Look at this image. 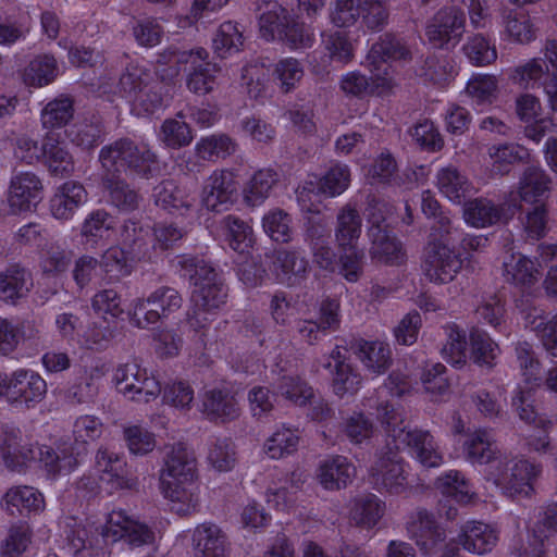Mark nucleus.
I'll use <instances>...</instances> for the list:
<instances>
[{
  "label": "nucleus",
  "mask_w": 557,
  "mask_h": 557,
  "mask_svg": "<svg viewBox=\"0 0 557 557\" xmlns=\"http://www.w3.org/2000/svg\"><path fill=\"white\" fill-rule=\"evenodd\" d=\"M197 459L185 444L172 445L160 471L161 490L173 511L181 516L195 512L199 506Z\"/></svg>",
  "instance_id": "f257e3e1"
},
{
  "label": "nucleus",
  "mask_w": 557,
  "mask_h": 557,
  "mask_svg": "<svg viewBox=\"0 0 557 557\" xmlns=\"http://www.w3.org/2000/svg\"><path fill=\"white\" fill-rule=\"evenodd\" d=\"M98 159L102 176H121V173L129 172L148 177L151 166L157 162V156L147 143L128 137L104 145L99 151Z\"/></svg>",
  "instance_id": "f03ea898"
},
{
  "label": "nucleus",
  "mask_w": 557,
  "mask_h": 557,
  "mask_svg": "<svg viewBox=\"0 0 557 557\" xmlns=\"http://www.w3.org/2000/svg\"><path fill=\"white\" fill-rule=\"evenodd\" d=\"M177 265L182 275L194 286L191 304L216 312L226 302V288L220 274L209 262L185 255L177 258Z\"/></svg>",
  "instance_id": "7ed1b4c3"
},
{
  "label": "nucleus",
  "mask_w": 557,
  "mask_h": 557,
  "mask_svg": "<svg viewBox=\"0 0 557 557\" xmlns=\"http://www.w3.org/2000/svg\"><path fill=\"white\" fill-rule=\"evenodd\" d=\"M542 470L540 462L527 458L508 459L504 456L493 466L490 476L506 496H530Z\"/></svg>",
  "instance_id": "20e7f679"
},
{
  "label": "nucleus",
  "mask_w": 557,
  "mask_h": 557,
  "mask_svg": "<svg viewBox=\"0 0 557 557\" xmlns=\"http://www.w3.org/2000/svg\"><path fill=\"white\" fill-rule=\"evenodd\" d=\"M183 306L182 295L172 287L161 286L150 293L146 298L140 297L132 301L128 318L132 325L147 329L168 319Z\"/></svg>",
  "instance_id": "39448f33"
},
{
  "label": "nucleus",
  "mask_w": 557,
  "mask_h": 557,
  "mask_svg": "<svg viewBox=\"0 0 557 557\" xmlns=\"http://www.w3.org/2000/svg\"><path fill=\"white\" fill-rule=\"evenodd\" d=\"M408 470L395 445L380 453L370 468V483L381 493L399 495L409 488Z\"/></svg>",
  "instance_id": "423d86ee"
},
{
  "label": "nucleus",
  "mask_w": 557,
  "mask_h": 557,
  "mask_svg": "<svg viewBox=\"0 0 557 557\" xmlns=\"http://www.w3.org/2000/svg\"><path fill=\"white\" fill-rule=\"evenodd\" d=\"M113 379L117 389L136 403H150L161 393L160 382L135 360L119 364Z\"/></svg>",
  "instance_id": "0eeeda50"
},
{
  "label": "nucleus",
  "mask_w": 557,
  "mask_h": 557,
  "mask_svg": "<svg viewBox=\"0 0 557 557\" xmlns=\"http://www.w3.org/2000/svg\"><path fill=\"white\" fill-rule=\"evenodd\" d=\"M465 28L463 10L456 5H447L441 8L428 21L425 36L434 48L448 50L460 42Z\"/></svg>",
  "instance_id": "6e6552de"
},
{
  "label": "nucleus",
  "mask_w": 557,
  "mask_h": 557,
  "mask_svg": "<svg viewBox=\"0 0 557 557\" xmlns=\"http://www.w3.org/2000/svg\"><path fill=\"white\" fill-rule=\"evenodd\" d=\"M103 536L114 542L123 541L131 548L149 545L154 541V532L147 524L122 509H113L108 515Z\"/></svg>",
  "instance_id": "1a4fd4ad"
},
{
  "label": "nucleus",
  "mask_w": 557,
  "mask_h": 557,
  "mask_svg": "<svg viewBox=\"0 0 557 557\" xmlns=\"http://www.w3.org/2000/svg\"><path fill=\"white\" fill-rule=\"evenodd\" d=\"M8 401L27 409L36 407L47 395L45 379L36 371L20 368L8 374Z\"/></svg>",
  "instance_id": "9d476101"
},
{
  "label": "nucleus",
  "mask_w": 557,
  "mask_h": 557,
  "mask_svg": "<svg viewBox=\"0 0 557 557\" xmlns=\"http://www.w3.org/2000/svg\"><path fill=\"white\" fill-rule=\"evenodd\" d=\"M392 441L396 450L408 448L410 455L425 468H435L443 463V455L429 431L394 429Z\"/></svg>",
  "instance_id": "9b49d317"
},
{
  "label": "nucleus",
  "mask_w": 557,
  "mask_h": 557,
  "mask_svg": "<svg viewBox=\"0 0 557 557\" xmlns=\"http://www.w3.org/2000/svg\"><path fill=\"white\" fill-rule=\"evenodd\" d=\"M461 268L460 255L449 246L435 243L425 245L422 270L430 282L447 284L456 277Z\"/></svg>",
  "instance_id": "f8f14e48"
},
{
  "label": "nucleus",
  "mask_w": 557,
  "mask_h": 557,
  "mask_svg": "<svg viewBox=\"0 0 557 557\" xmlns=\"http://www.w3.org/2000/svg\"><path fill=\"white\" fill-rule=\"evenodd\" d=\"M407 386V382L401 374L392 373L384 385L376 391L377 399L374 401L375 404H373L371 397L364 404V406L375 409L376 418L385 426L387 437L391 440L394 429L407 428L403 425L404 419L399 408L383 398L386 395L399 397L406 392Z\"/></svg>",
  "instance_id": "ddd939ff"
},
{
  "label": "nucleus",
  "mask_w": 557,
  "mask_h": 557,
  "mask_svg": "<svg viewBox=\"0 0 557 557\" xmlns=\"http://www.w3.org/2000/svg\"><path fill=\"white\" fill-rule=\"evenodd\" d=\"M237 187L233 171L228 169L214 170L205 181L201 202L209 211H225L234 202Z\"/></svg>",
  "instance_id": "4468645a"
},
{
  "label": "nucleus",
  "mask_w": 557,
  "mask_h": 557,
  "mask_svg": "<svg viewBox=\"0 0 557 557\" xmlns=\"http://www.w3.org/2000/svg\"><path fill=\"white\" fill-rule=\"evenodd\" d=\"M44 198V185L33 172H20L10 183L8 203L13 213L32 211Z\"/></svg>",
  "instance_id": "2eb2a0df"
},
{
  "label": "nucleus",
  "mask_w": 557,
  "mask_h": 557,
  "mask_svg": "<svg viewBox=\"0 0 557 557\" xmlns=\"http://www.w3.org/2000/svg\"><path fill=\"white\" fill-rule=\"evenodd\" d=\"M107 372V366L101 361L79 367L74 371L73 382L65 393L66 398L76 405L92 403Z\"/></svg>",
  "instance_id": "dca6fc26"
},
{
  "label": "nucleus",
  "mask_w": 557,
  "mask_h": 557,
  "mask_svg": "<svg viewBox=\"0 0 557 557\" xmlns=\"http://www.w3.org/2000/svg\"><path fill=\"white\" fill-rule=\"evenodd\" d=\"M0 456L4 467L16 473H25L36 458L33 445L23 444L21 430L12 426L2 432Z\"/></svg>",
  "instance_id": "f3484780"
},
{
  "label": "nucleus",
  "mask_w": 557,
  "mask_h": 557,
  "mask_svg": "<svg viewBox=\"0 0 557 557\" xmlns=\"http://www.w3.org/2000/svg\"><path fill=\"white\" fill-rule=\"evenodd\" d=\"M40 161L53 177H69L75 170L74 157L58 134L49 133L44 137Z\"/></svg>",
  "instance_id": "a211bd4d"
},
{
  "label": "nucleus",
  "mask_w": 557,
  "mask_h": 557,
  "mask_svg": "<svg viewBox=\"0 0 557 557\" xmlns=\"http://www.w3.org/2000/svg\"><path fill=\"white\" fill-rule=\"evenodd\" d=\"M410 537L425 554L434 553L446 540V530L440 525L433 513L418 509L409 523Z\"/></svg>",
  "instance_id": "6ab92c4d"
},
{
  "label": "nucleus",
  "mask_w": 557,
  "mask_h": 557,
  "mask_svg": "<svg viewBox=\"0 0 557 557\" xmlns=\"http://www.w3.org/2000/svg\"><path fill=\"white\" fill-rule=\"evenodd\" d=\"M202 412L211 421L226 422L240 414V407L232 388L214 386L207 389L201 399Z\"/></svg>",
  "instance_id": "aec40b11"
},
{
  "label": "nucleus",
  "mask_w": 557,
  "mask_h": 557,
  "mask_svg": "<svg viewBox=\"0 0 557 557\" xmlns=\"http://www.w3.org/2000/svg\"><path fill=\"white\" fill-rule=\"evenodd\" d=\"M87 199L88 193L83 184L67 181L61 184L51 196L49 209L54 219L69 221Z\"/></svg>",
  "instance_id": "412c9836"
},
{
  "label": "nucleus",
  "mask_w": 557,
  "mask_h": 557,
  "mask_svg": "<svg viewBox=\"0 0 557 557\" xmlns=\"http://www.w3.org/2000/svg\"><path fill=\"white\" fill-rule=\"evenodd\" d=\"M309 270V262L302 251L295 248H280L273 252L272 271L276 278L285 285L300 283Z\"/></svg>",
  "instance_id": "4be33fe9"
},
{
  "label": "nucleus",
  "mask_w": 557,
  "mask_h": 557,
  "mask_svg": "<svg viewBox=\"0 0 557 557\" xmlns=\"http://www.w3.org/2000/svg\"><path fill=\"white\" fill-rule=\"evenodd\" d=\"M499 539L496 528L481 521L466 522L457 536V543L469 553L484 555L493 550Z\"/></svg>",
  "instance_id": "5701e85b"
},
{
  "label": "nucleus",
  "mask_w": 557,
  "mask_h": 557,
  "mask_svg": "<svg viewBox=\"0 0 557 557\" xmlns=\"http://www.w3.org/2000/svg\"><path fill=\"white\" fill-rule=\"evenodd\" d=\"M462 451L471 463L487 465L502 458L496 441L488 429H476L466 434Z\"/></svg>",
  "instance_id": "b1692460"
},
{
  "label": "nucleus",
  "mask_w": 557,
  "mask_h": 557,
  "mask_svg": "<svg viewBox=\"0 0 557 557\" xmlns=\"http://www.w3.org/2000/svg\"><path fill=\"white\" fill-rule=\"evenodd\" d=\"M96 465L102 473L101 479L112 483L116 488H133L137 481L129 473L123 456L110 450L108 447H100L96 455Z\"/></svg>",
  "instance_id": "393cba45"
},
{
  "label": "nucleus",
  "mask_w": 557,
  "mask_h": 557,
  "mask_svg": "<svg viewBox=\"0 0 557 557\" xmlns=\"http://www.w3.org/2000/svg\"><path fill=\"white\" fill-rule=\"evenodd\" d=\"M1 508L11 516L39 512L45 508L44 495L33 486L15 485L8 488L1 498Z\"/></svg>",
  "instance_id": "a878e982"
},
{
  "label": "nucleus",
  "mask_w": 557,
  "mask_h": 557,
  "mask_svg": "<svg viewBox=\"0 0 557 557\" xmlns=\"http://www.w3.org/2000/svg\"><path fill=\"white\" fill-rule=\"evenodd\" d=\"M356 475L355 466L344 456H333L323 460L317 478L323 488L338 491L345 488Z\"/></svg>",
  "instance_id": "bb28decb"
},
{
  "label": "nucleus",
  "mask_w": 557,
  "mask_h": 557,
  "mask_svg": "<svg viewBox=\"0 0 557 557\" xmlns=\"http://www.w3.org/2000/svg\"><path fill=\"white\" fill-rule=\"evenodd\" d=\"M368 235L371 239L370 256L373 261L385 264H398L404 260V251L400 242L391 232L377 224L369 227Z\"/></svg>",
  "instance_id": "cd10ccee"
},
{
  "label": "nucleus",
  "mask_w": 557,
  "mask_h": 557,
  "mask_svg": "<svg viewBox=\"0 0 557 557\" xmlns=\"http://www.w3.org/2000/svg\"><path fill=\"white\" fill-rule=\"evenodd\" d=\"M39 461L50 478L66 475L78 465L77 455L70 444L63 443L55 447L41 445L38 447Z\"/></svg>",
  "instance_id": "c85d7f7f"
},
{
  "label": "nucleus",
  "mask_w": 557,
  "mask_h": 557,
  "mask_svg": "<svg viewBox=\"0 0 557 557\" xmlns=\"http://www.w3.org/2000/svg\"><path fill=\"white\" fill-rule=\"evenodd\" d=\"M101 184L107 195V202L121 213L137 210L141 196L121 176H102Z\"/></svg>",
  "instance_id": "c756f323"
},
{
  "label": "nucleus",
  "mask_w": 557,
  "mask_h": 557,
  "mask_svg": "<svg viewBox=\"0 0 557 557\" xmlns=\"http://www.w3.org/2000/svg\"><path fill=\"white\" fill-rule=\"evenodd\" d=\"M540 270L533 260L507 248L503 260V275L509 283L531 286L539 278Z\"/></svg>",
  "instance_id": "7c9ffc66"
},
{
  "label": "nucleus",
  "mask_w": 557,
  "mask_h": 557,
  "mask_svg": "<svg viewBox=\"0 0 557 557\" xmlns=\"http://www.w3.org/2000/svg\"><path fill=\"white\" fill-rule=\"evenodd\" d=\"M259 30L267 41L280 40L290 20L288 11L277 1L263 0L258 4Z\"/></svg>",
  "instance_id": "2f4dec72"
},
{
  "label": "nucleus",
  "mask_w": 557,
  "mask_h": 557,
  "mask_svg": "<svg viewBox=\"0 0 557 557\" xmlns=\"http://www.w3.org/2000/svg\"><path fill=\"white\" fill-rule=\"evenodd\" d=\"M411 52L407 45L392 34H385L370 48L366 61L370 72L379 70V63L384 64L388 60H408Z\"/></svg>",
  "instance_id": "473e14b6"
},
{
  "label": "nucleus",
  "mask_w": 557,
  "mask_h": 557,
  "mask_svg": "<svg viewBox=\"0 0 557 557\" xmlns=\"http://www.w3.org/2000/svg\"><path fill=\"white\" fill-rule=\"evenodd\" d=\"M33 286L30 273L18 264H12L0 272V299L15 304L24 298Z\"/></svg>",
  "instance_id": "72a5a7b5"
},
{
  "label": "nucleus",
  "mask_w": 557,
  "mask_h": 557,
  "mask_svg": "<svg viewBox=\"0 0 557 557\" xmlns=\"http://www.w3.org/2000/svg\"><path fill=\"white\" fill-rule=\"evenodd\" d=\"M195 557H226V536L214 523H202L193 533Z\"/></svg>",
  "instance_id": "f704fd0d"
},
{
  "label": "nucleus",
  "mask_w": 557,
  "mask_h": 557,
  "mask_svg": "<svg viewBox=\"0 0 557 557\" xmlns=\"http://www.w3.org/2000/svg\"><path fill=\"white\" fill-rule=\"evenodd\" d=\"M156 203L172 213L185 214L194 208L195 198L173 181H163L154 188Z\"/></svg>",
  "instance_id": "c9c22d12"
},
{
  "label": "nucleus",
  "mask_w": 557,
  "mask_h": 557,
  "mask_svg": "<svg viewBox=\"0 0 557 557\" xmlns=\"http://www.w3.org/2000/svg\"><path fill=\"white\" fill-rule=\"evenodd\" d=\"M436 186L443 196L457 203L472 191L468 177L451 164L437 171Z\"/></svg>",
  "instance_id": "e433bc0d"
},
{
  "label": "nucleus",
  "mask_w": 557,
  "mask_h": 557,
  "mask_svg": "<svg viewBox=\"0 0 557 557\" xmlns=\"http://www.w3.org/2000/svg\"><path fill=\"white\" fill-rule=\"evenodd\" d=\"M115 218L106 209L99 208L90 211L81 225V236L86 244L92 246L108 239L115 230Z\"/></svg>",
  "instance_id": "4c0bfd02"
},
{
  "label": "nucleus",
  "mask_w": 557,
  "mask_h": 557,
  "mask_svg": "<svg viewBox=\"0 0 557 557\" xmlns=\"http://www.w3.org/2000/svg\"><path fill=\"white\" fill-rule=\"evenodd\" d=\"M244 47L243 32L238 24L225 21L216 28L212 36V51L220 59H226L239 52Z\"/></svg>",
  "instance_id": "58836bf2"
},
{
  "label": "nucleus",
  "mask_w": 557,
  "mask_h": 557,
  "mask_svg": "<svg viewBox=\"0 0 557 557\" xmlns=\"http://www.w3.org/2000/svg\"><path fill=\"white\" fill-rule=\"evenodd\" d=\"M504 215V208L486 198L468 201L463 208V216L473 227H486L498 223Z\"/></svg>",
  "instance_id": "ea45409f"
},
{
  "label": "nucleus",
  "mask_w": 557,
  "mask_h": 557,
  "mask_svg": "<svg viewBox=\"0 0 557 557\" xmlns=\"http://www.w3.org/2000/svg\"><path fill=\"white\" fill-rule=\"evenodd\" d=\"M435 485L445 497H449L459 504H470L476 496L471 483L463 473L457 470L443 473L437 478Z\"/></svg>",
  "instance_id": "a19ab883"
},
{
  "label": "nucleus",
  "mask_w": 557,
  "mask_h": 557,
  "mask_svg": "<svg viewBox=\"0 0 557 557\" xmlns=\"http://www.w3.org/2000/svg\"><path fill=\"white\" fill-rule=\"evenodd\" d=\"M492 160V170L499 175L508 174L515 164L529 160V150L515 143L494 145L488 149Z\"/></svg>",
  "instance_id": "79ce46f5"
},
{
  "label": "nucleus",
  "mask_w": 557,
  "mask_h": 557,
  "mask_svg": "<svg viewBox=\"0 0 557 557\" xmlns=\"http://www.w3.org/2000/svg\"><path fill=\"white\" fill-rule=\"evenodd\" d=\"M528 325L535 333L543 348L553 357H557V313L543 314L534 310L525 317Z\"/></svg>",
  "instance_id": "37998d69"
},
{
  "label": "nucleus",
  "mask_w": 557,
  "mask_h": 557,
  "mask_svg": "<svg viewBox=\"0 0 557 557\" xmlns=\"http://www.w3.org/2000/svg\"><path fill=\"white\" fill-rule=\"evenodd\" d=\"M59 75V66L52 54L35 57L23 72V82L30 87H44Z\"/></svg>",
  "instance_id": "c03bdc74"
},
{
  "label": "nucleus",
  "mask_w": 557,
  "mask_h": 557,
  "mask_svg": "<svg viewBox=\"0 0 557 557\" xmlns=\"http://www.w3.org/2000/svg\"><path fill=\"white\" fill-rule=\"evenodd\" d=\"M99 262L100 271L109 283H117L133 271L127 251L120 246L109 247L101 255Z\"/></svg>",
  "instance_id": "a18cd8bd"
},
{
  "label": "nucleus",
  "mask_w": 557,
  "mask_h": 557,
  "mask_svg": "<svg viewBox=\"0 0 557 557\" xmlns=\"http://www.w3.org/2000/svg\"><path fill=\"white\" fill-rule=\"evenodd\" d=\"M362 220L355 207L345 205L337 214L335 238L341 248L355 246L361 234Z\"/></svg>",
  "instance_id": "49530a36"
},
{
  "label": "nucleus",
  "mask_w": 557,
  "mask_h": 557,
  "mask_svg": "<svg viewBox=\"0 0 557 557\" xmlns=\"http://www.w3.org/2000/svg\"><path fill=\"white\" fill-rule=\"evenodd\" d=\"M504 35L518 45H529L537 38V28L530 15L509 12L503 20Z\"/></svg>",
  "instance_id": "de8ad7c7"
},
{
  "label": "nucleus",
  "mask_w": 557,
  "mask_h": 557,
  "mask_svg": "<svg viewBox=\"0 0 557 557\" xmlns=\"http://www.w3.org/2000/svg\"><path fill=\"white\" fill-rule=\"evenodd\" d=\"M237 149V144L225 134H213L200 138L195 145L196 156L205 161H214L224 159L233 154Z\"/></svg>",
  "instance_id": "09e8293b"
},
{
  "label": "nucleus",
  "mask_w": 557,
  "mask_h": 557,
  "mask_svg": "<svg viewBox=\"0 0 557 557\" xmlns=\"http://www.w3.org/2000/svg\"><path fill=\"white\" fill-rule=\"evenodd\" d=\"M308 245L313 262L322 270L334 271L335 253L330 246L327 232L321 226H311L307 231Z\"/></svg>",
  "instance_id": "8fccbe9b"
},
{
  "label": "nucleus",
  "mask_w": 557,
  "mask_h": 557,
  "mask_svg": "<svg viewBox=\"0 0 557 557\" xmlns=\"http://www.w3.org/2000/svg\"><path fill=\"white\" fill-rule=\"evenodd\" d=\"M357 355L366 369L374 374L384 373L391 364V349L383 342H362Z\"/></svg>",
  "instance_id": "3c124183"
},
{
  "label": "nucleus",
  "mask_w": 557,
  "mask_h": 557,
  "mask_svg": "<svg viewBox=\"0 0 557 557\" xmlns=\"http://www.w3.org/2000/svg\"><path fill=\"white\" fill-rule=\"evenodd\" d=\"M103 135L101 119L96 115L77 122L70 132L71 141L83 150L96 148L102 141Z\"/></svg>",
  "instance_id": "603ef678"
},
{
  "label": "nucleus",
  "mask_w": 557,
  "mask_h": 557,
  "mask_svg": "<svg viewBox=\"0 0 557 557\" xmlns=\"http://www.w3.org/2000/svg\"><path fill=\"white\" fill-rule=\"evenodd\" d=\"M550 180L539 166L524 170L519 183L520 198L525 202H537L549 190Z\"/></svg>",
  "instance_id": "864d4df0"
},
{
  "label": "nucleus",
  "mask_w": 557,
  "mask_h": 557,
  "mask_svg": "<svg viewBox=\"0 0 557 557\" xmlns=\"http://www.w3.org/2000/svg\"><path fill=\"white\" fill-rule=\"evenodd\" d=\"M462 51L471 64L486 66L497 60L495 44L483 34H474L467 38Z\"/></svg>",
  "instance_id": "5fc2aeb1"
},
{
  "label": "nucleus",
  "mask_w": 557,
  "mask_h": 557,
  "mask_svg": "<svg viewBox=\"0 0 557 557\" xmlns=\"http://www.w3.org/2000/svg\"><path fill=\"white\" fill-rule=\"evenodd\" d=\"M304 74L305 70L300 61L292 57L278 60L272 70L273 81L283 94H289L296 89Z\"/></svg>",
  "instance_id": "6e6d98bb"
},
{
  "label": "nucleus",
  "mask_w": 557,
  "mask_h": 557,
  "mask_svg": "<svg viewBox=\"0 0 557 557\" xmlns=\"http://www.w3.org/2000/svg\"><path fill=\"white\" fill-rule=\"evenodd\" d=\"M549 73L547 63L541 58H532L512 67L510 81L522 88H534L541 85L544 75Z\"/></svg>",
  "instance_id": "4d7b16f0"
},
{
  "label": "nucleus",
  "mask_w": 557,
  "mask_h": 557,
  "mask_svg": "<svg viewBox=\"0 0 557 557\" xmlns=\"http://www.w3.org/2000/svg\"><path fill=\"white\" fill-rule=\"evenodd\" d=\"M385 504L374 494L358 497L354 502L351 519L361 527L372 528L383 517Z\"/></svg>",
  "instance_id": "13d9d810"
},
{
  "label": "nucleus",
  "mask_w": 557,
  "mask_h": 557,
  "mask_svg": "<svg viewBox=\"0 0 557 557\" xmlns=\"http://www.w3.org/2000/svg\"><path fill=\"white\" fill-rule=\"evenodd\" d=\"M276 182L277 174L274 171L270 169L257 171L244 188V200L252 207L261 205L269 197Z\"/></svg>",
  "instance_id": "bf43d9fd"
},
{
  "label": "nucleus",
  "mask_w": 557,
  "mask_h": 557,
  "mask_svg": "<svg viewBox=\"0 0 557 557\" xmlns=\"http://www.w3.org/2000/svg\"><path fill=\"white\" fill-rule=\"evenodd\" d=\"M298 443V430L282 425L264 442L263 451L272 459H280L296 451Z\"/></svg>",
  "instance_id": "052dcab7"
},
{
  "label": "nucleus",
  "mask_w": 557,
  "mask_h": 557,
  "mask_svg": "<svg viewBox=\"0 0 557 557\" xmlns=\"http://www.w3.org/2000/svg\"><path fill=\"white\" fill-rule=\"evenodd\" d=\"M469 339L472 360L481 367L492 368L499 355L498 345L485 331L480 329H473Z\"/></svg>",
  "instance_id": "680f3d73"
},
{
  "label": "nucleus",
  "mask_w": 557,
  "mask_h": 557,
  "mask_svg": "<svg viewBox=\"0 0 557 557\" xmlns=\"http://www.w3.org/2000/svg\"><path fill=\"white\" fill-rule=\"evenodd\" d=\"M74 115L73 100L59 97L49 101L41 111L40 121L44 128L54 129L65 126Z\"/></svg>",
  "instance_id": "e2e57ef3"
},
{
  "label": "nucleus",
  "mask_w": 557,
  "mask_h": 557,
  "mask_svg": "<svg viewBox=\"0 0 557 557\" xmlns=\"http://www.w3.org/2000/svg\"><path fill=\"white\" fill-rule=\"evenodd\" d=\"M292 216L280 208H274L262 218L265 234L274 242L288 243L293 239Z\"/></svg>",
  "instance_id": "0e129e2a"
},
{
  "label": "nucleus",
  "mask_w": 557,
  "mask_h": 557,
  "mask_svg": "<svg viewBox=\"0 0 557 557\" xmlns=\"http://www.w3.org/2000/svg\"><path fill=\"white\" fill-rule=\"evenodd\" d=\"M226 230V238L231 248L240 253L245 252L253 243L251 226L235 215H226L222 220Z\"/></svg>",
  "instance_id": "69168bd1"
},
{
  "label": "nucleus",
  "mask_w": 557,
  "mask_h": 557,
  "mask_svg": "<svg viewBox=\"0 0 557 557\" xmlns=\"http://www.w3.org/2000/svg\"><path fill=\"white\" fill-rule=\"evenodd\" d=\"M300 474L292 473L278 486H271L267 491V502L277 510H287L295 503V494L301 486Z\"/></svg>",
  "instance_id": "338daca9"
},
{
  "label": "nucleus",
  "mask_w": 557,
  "mask_h": 557,
  "mask_svg": "<svg viewBox=\"0 0 557 557\" xmlns=\"http://www.w3.org/2000/svg\"><path fill=\"white\" fill-rule=\"evenodd\" d=\"M146 237L147 232L138 222L126 220L120 232V247L124 248L132 258H140L146 252Z\"/></svg>",
  "instance_id": "774afa93"
}]
</instances>
